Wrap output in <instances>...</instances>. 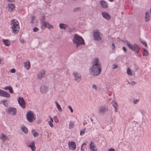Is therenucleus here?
<instances>
[{"mask_svg": "<svg viewBox=\"0 0 151 151\" xmlns=\"http://www.w3.org/2000/svg\"><path fill=\"white\" fill-rule=\"evenodd\" d=\"M99 60V59L98 58L95 59L93 62V65L90 69L91 74L93 76H97L101 73V68Z\"/></svg>", "mask_w": 151, "mask_h": 151, "instance_id": "obj_1", "label": "nucleus"}, {"mask_svg": "<svg viewBox=\"0 0 151 151\" xmlns=\"http://www.w3.org/2000/svg\"><path fill=\"white\" fill-rule=\"evenodd\" d=\"M10 27L12 29V32L15 34H17L19 30V23L16 19H13L11 21Z\"/></svg>", "mask_w": 151, "mask_h": 151, "instance_id": "obj_2", "label": "nucleus"}, {"mask_svg": "<svg viewBox=\"0 0 151 151\" xmlns=\"http://www.w3.org/2000/svg\"><path fill=\"white\" fill-rule=\"evenodd\" d=\"M73 43L76 45V46L78 47L80 45H83L84 42L82 38L79 36L77 35H75L73 40Z\"/></svg>", "mask_w": 151, "mask_h": 151, "instance_id": "obj_3", "label": "nucleus"}, {"mask_svg": "<svg viewBox=\"0 0 151 151\" xmlns=\"http://www.w3.org/2000/svg\"><path fill=\"white\" fill-rule=\"evenodd\" d=\"M127 46L133 51H135L137 53L139 52L140 50V48L138 45L136 44L134 45L130 43L128 41H125Z\"/></svg>", "mask_w": 151, "mask_h": 151, "instance_id": "obj_4", "label": "nucleus"}, {"mask_svg": "<svg viewBox=\"0 0 151 151\" xmlns=\"http://www.w3.org/2000/svg\"><path fill=\"white\" fill-rule=\"evenodd\" d=\"M26 116L27 119L30 122H32L35 120V114L31 111H27Z\"/></svg>", "mask_w": 151, "mask_h": 151, "instance_id": "obj_5", "label": "nucleus"}, {"mask_svg": "<svg viewBox=\"0 0 151 151\" xmlns=\"http://www.w3.org/2000/svg\"><path fill=\"white\" fill-rule=\"evenodd\" d=\"M102 35L98 30L94 31L93 32V37L95 40L99 41L102 39Z\"/></svg>", "mask_w": 151, "mask_h": 151, "instance_id": "obj_6", "label": "nucleus"}, {"mask_svg": "<svg viewBox=\"0 0 151 151\" xmlns=\"http://www.w3.org/2000/svg\"><path fill=\"white\" fill-rule=\"evenodd\" d=\"M73 75L75 81L78 82H80L81 79V76L78 72H73Z\"/></svg>", "mask_w": 151, "mask_h": 151, "instance_id": "obj_7", "label": "nucleus"}, {"mask_svg": "<svg viewBox=\"0 0 151 151\" xmlns=\"http://www.w3.org/2000/svg\"><path fill=\"white\" fill-rule=\"evenodd\" d=\"M68 145L69 149L72 150H74L76 149V145L74 141H71L69 142L68 143Z\"/></svg>", "mask_w": 151, "mask_h": 151, "instance_id": "obj_8", "label": "nucleus"}, {"mask_svg": "<svg viewBox=\"0 0 151 151\" xmlns=\"http://www.w3.org/2000/svg\"><path fill=\"white\" fill-rule=\"evenodd\" d=\"M7 112L10 114L15 115L17 112V109L15 108L11 107L7 109Z\"/></svg>", "mask_w": 151, "mask_h": 151, "instance_id": "obj_9", "label": "nucleus"}, {"mask_svg": "<svg viewBox=\"0 0 151 151\" xmlns=\"http://www.w3.org/2000/svg\"><path fill=\"white\" fill-rule=\"evenodd\" d=\"M18 103L23 108H24L25 107V103L24 99L22 97H19L18 99Z\"/></svg>", "mask_w": 151, "mask_h": 151, "instance_id": "obj_10", "label": "nucleus"}, {"mask_svg": "<svg viewBox=\"0 0 151 151\" xmlns=\"http://www.w3.org/2000/svg\"><path fill=\"white\" fill-rule=\"evenodd\" d=\"M99 112L104 114L107 112L108 109L107 108L104 106H101L99 108Z\"/></svg>", "mask_w": 151, "mask_h": 151, "instance_id": "obj_11", "label": "nucleus"}, {"mask_svg": "<svg viewBox=\"0 0 151 151\" xmlns=\"http://www.w3.org/2000/svg\"><path fill=\"white\" fill-rule=\"evenodd\" d=\"M49 89L48 87L45 85L41 86L40 88V91L42 93H45L48 91Z\"/></svg>", "mask_w": 151, "mask_h": 151, "instance_id": "obj_12", "label": "nucleus"}, {"mask_svg": "<svg viewBox=\"0 0 151 151\" xmlns=\"http://www.w3.org/2000/svg\"><path fill=\"white\" fill-rule=\"evenodd\" d=\"M0 96L9 98L10 95L9 93L0 89Z\"/></svg>", "mask_w": 151, "mask_h": 151, "instance_id": "obj_13", "label": "nucleus"}, {"mask_svg": "<svg viewBox=\"0 0 151 151\" xmlns=\"http://www.w3.org/2000/svg\"><path fill=\"white\" fill-rule=\"evenodd\" d=\"M90 149L91 151H97V149L93 142H91L90 145Z\"/></svg>", "mask_w": 151, "mask_h": 151, "instance_id": "obj_14", "label": "nucleus"}, {"mask_svg": "<svg viewBox=\"0 0 151 151\" xmlns=\"http://www.w3.org/2000/svg\"><path fill=\"white\" fill-rule=\"evenodd\" d=\"M45 71L42 70L37 74V77L39 79H41L45 76Z\"/></svg>", "mask_w": 151, "mask_h": 151, "instance_id": "obj_15", "label": "nucleus"}, {"mask_svg": "<svg viewBox=\"0 0 151 151\" xmlns=\"http://www.w3.org/2000/svg\"><path fill=\"white\" fill-rule=\"evenodd\" d=\"M102 15L104 18L107 20H109L110 19V16L107 12H102Z\"/></svg>", "mask_w": 151, "mask_h": 151, "instance_id": "obj_16", "label": "nucleus"}, {"mask_svg": "<svg viewBox=\"0 0 151 151\" xmlns=\"http://www.w3.org/2000/svg\"><path fill=\"white\" fill-rule=\"evenodd\" d=\"M15 8L14 4H9L8 5V11L10 12L13 11Z\"/></svg>", "mask_w": 151, "mask_h": 151, "instance_id": "obj_17", "label": "nucleus"}, {"mask_svg": "<svg viewBox=\"0 0 151 151\" xmlns=\"http://www.w3.org/2000/svg\"><path fill=\"white\" fill-rule=\"evenodd\" d=\"M24 66L25 68L27 70H28L30 68V64L28 60H27L24 63Z\"/></svg>", "mask_w": 151, "mask_h": 151, "instance_id": "obj_18", "label": "nucleus"}, {"mask_svg": "<svg viewBox=\"0 0 151 151\" xmlns=\"http://www.w3.org/2000/svg\"><path fill=\"white\" fill-rule=\"evenodd\" d=\"M2 41L4 44L6 46H9L11 45L10 41L8 40L3 39Z\"/></svg>", "mask_w": 151, "mask_h": 151, "instance_id": "obj_19", "label": "nucleus"}, {"mask_svg": "<svg viewBox=\"0 0 151 151\" xmlns=\"http://www.w3.org/2000/svg\"><path fill=\"white\" fill-rule=\"evenodd\" d=\"M28 147H30L32 151H35V147L34 142H32L29 145Z\"/></svg>", "mask_w": 151, "mask_h": 151, "instance_id": "obj_20", "label": "nucleus"}, {"mask_svg": "<svg viewBox=\"0 0 151 151\" xmlns=\"http://www.w3.org/2000/svg\"><path fill=\"white\" fill-rule=\"evenodd\" d=\"M112 104L113 106L115 109V111L116 112L117 111V109L118 107L116 102L115 101H113L112 102Z\"/></svg>", "mask_w": 151, "mask_h": 151, "instance_id": "obj_21", "label": "nucleus"}, {"mask_svg": "<svg viewBox=\"0 0 151 151\" xmlns=\"http://www.w3.org/2000/svg\"><path fill=\"white\" fill-rule=\"evenodd\" d=\"M3 89L4 90H9V92L11 93H13V90L12 88L10 86H6L3 88Z\"/></svg>", "mask_w": 151, "mask_h": 151, "instance_id": "obj_22", "label": "nucleus"}, {"mask_svg": "<svg viewBox=\"0 0 151 151\" xmlns=\"http://www.w3.org/2000/svg\"><path fill=\"white\" fill-rule=\"evenodd\" d=\"M101 6L105 8H106L108 7V4L107 3L104 1H101Z\"/></svg>", "mask_w": 151, "mask_h": 151, "instance_id": "obj_23", "label": "nucleus"}, {"mask_svg": "<svg viewBox=\"0 0 151 151\" xmlns=\"http://www.w3.org/2000/svg\"><path fill=\"white\" fill-rule=\"evenodd\" d=\"M86 145V143L85 142L82 144L81 147V151H86L85 150H87Z\"/></svg>", "mask_w": 151, "mask_h": 151, "instance_id": "obj_24", "label": "nucleus"}, {"mask_svg": "<svg viewBox=\"0 0 151 151\" xmlns=\"http://www.w3.org/2000/svg\"><path fill=\"white\" fill-rule=\"evenodd\" d=\"M149 55V52L145 48H143L142 55L143 56H147Z\"/></svg>", "mask_w": 151, "mask_h": 151, "instance_id": "obj_25", "label": "nucleus"}, {"mask_svg": "<svg viewBox=\"0 0 151 151\" xmlns=\"http://www.w3.org/2000/svg\"><path fill=\"white\" fill-rule=\"evenodd\" d=\"M127 73L128 75H129L131 76L133 75V73L132 71L129 67L127 68Z\"/></svg>", "mask_w": 151, "mask_h": 151, "instance_id": "obj_26", "label": "nucleus"}, {"mask_svg": "<svg viewBox=\"0 0 151 151\" xmlns=\"http://www.w3.org/2000/svg\"><path fill=\"white\" fill-rule=\"evenodd\" d=\"M68 26L66 24H60L59 25V27L61 29H66L68 27Z\"/></svg>", "mask_w": 151, "mask_h": 151, "instance_id": "obj_27", "label": "nucleus"}, {"mask_svg": "<svg viewBox=\"0 0 151 151\" xmlns=\"http://www.w3.org/2000/svg\"><path fill=\"white\" fill-rule=\"evenodd\" d=\"M32 133L34 137H37L39 135V133L35 131L34 129L32 130Z\"/></svg>", "mask_w": 151, "mask_h": 151, "instance_id": "obj_28", "label": "nucleus"}, {"mask_svg": "<svg viewBox=\"0 0 151 151\" xmlns=\"http://www.w3.org/2000/svg\"><path fill=\"white\" fill-rule=\"evenodd\" d=\"M47 22H41V28L42 29H45L46 27Z\"/></svg>", "mask_w": 151, "mask_h": 151, "instance_id": "obj_29", "label": "nucleus"}, {"mask_svg": "<svg viewBox=\"0 0 151 151\" xmlns=\"http://www.w3.org/2000/svg\"><path fill=\"white\" fill-rule=\"evenodd\" d=\"M148 13L149 12H147L145 13V20L146 22H148L150 18V17Z\"/></svg>", "mask_w": 151, "mask_h": 151, "instance_id": "obj_30", "label": "nucleus"}, {"mask_svg": "<svg viewBox=\"0 0 151 151\" xmlns=\"http://www.w3.org/2000/svg\"><path fill=\"white\" fill-rule=\"evenodd\" d=\"M74 127V123L73 122L70 121L69 125V128L70 129H71L73 128Z\"/></svg>", "mask_w": 151, "mask_h": 151, "instance_id": "obj_31", "label": "nucleus"}, {"mask_svg": "<svg viewBox=\"0 0 151 151\" xmlns=\"http://www.w3.org/2000/svg\"><path fill=\"white\" fill-rule=\"evenodd\" d=\"M8 137L6 136L4 134H2L1 136L0 137V139L2 140L5 141L8 139Z\"/></svg>", "mask_w": 151, "mask_h": 151, "instance_id": "obj_32", "label": "nucleus"}, {"mask_svg": "<svg viewBox=\"0 0 151 151\" xmlns=\"http://www.w3.org/2000/svg\"><path fill=\"white\" fill-rule=\"evenodd\" d=\"M55 103L56 106L58 109V110L60 111L61 112L62 111V109L60 105L58 104V103L57 101L55 102Z\"/></svg>", "mask_w": 151, "mask_h": 151, "instance_id": "obj_33", "label": "nucleus"}, {"mask_svg": "<svg viewBox=\"0 0 151 151\" xmlns=\"http://www.w3.org/2000/svg\"><path fill=\"white\" fill-rule=\"evenodd\" d=\"M22 129L23 132L24 133L27 134L28 132V130L27 129V128L25 127L24 126H23L22 127Z\"/></svg>", "mask_w": 151, "mask_h": 151, "instance_id": "obj_34", "label": "nucleus"}, {"mask_svg": "<svg viewBox=\"0 0 151 151\" xmlns=\"http://www.w3.org/2000/svg\"><path fill=\"white\" fill-rule=\"evenodd\" d=\"M46 27L49 29L53 28V27L52 25L50 24L49 23L47 22Z\"/></svg>", "mask_w": 151, "mask_h": 151, "instance_id": "obj_35", "label": "nucleus"}, {"mask_svg": "<svg viewBox=\"0 0 151 151\" xmlns=\"http://www.w3.org/2000/svg\"><path fill=\"white\" fill-rule=\"evenodd\" d=\"M2 102L3 104L6 107H7L8 106V104L7 103V101L6 100H3L2 101Z\"/></svg>", "mask_w": 151, "mask_h": 151, "instance_id": "obj_36", "label": "nucleus"}, {"mask_svg": "<svg viewBox=\"0 0 151 151\" xmlns=\"http://www.w3.org/2000/svg\"><path fill=\"white\" fill-rule=\"evenodd\" d=\"M35 19V17L34 16H32L31 18L30 22L32 23H33L34 22V21Z\"/></svg>", "mask_w": 151, "mask_h": 151, "instance_id": "obj_37", "label": "nucleus"}, {"mask_svg": "<svg viewBox=\"0 0 151 151\" xmlns=\"http://www.w3.org/2000/svg\"><path fill=\"white\" fill-rule=\"evenodd\" d=\"M85 129H83L80 131V134L81 135H83L85 133Z\"/></svg>", "mask_w": 151, "mask_h": 151, "instance_id": "obj_38", "label": "nucleus"}, {"mask_svg": "<svg viewBox=\"0 0 151 151\" xmlns=\"http://www.w3.org/2000/svg\"><path fill=\"white\" fill-rule=\"evenodd\" d=\"M140 42L141 43H142V44L145 45L146 47H147V43L145 41L142 40L140 41Z\"/></svg>", "mask_w": 151, "mask_h": 151, "instance_id": "obj_39", "label": "nucleus"}, {"mask_svg": "<svg viewBox=\"0 0 151 151\" xmlns=\"http://www.w3.org/2000/svg\"><path fill=\"white\" fill-rule=\"evenodd\" d=\"M80 10V8L79 7H78L77 8H76L75 9H74L73 11L75 12H78V11H79Z\"/></svg>", "mask_w": 151, "mask_h": 151, "instance_id": "obj_40", "label": "nucleus"}, {"mask_svg": "<svg viewBox=\"0 0 151 151\" xmlns=\"http://www.w3.org/2000/svg\"><path fill=\"white\" fill-rule=\"evenodd\" d=\"M139 100V99H135L133 101V102L134 104H135L138 103Z\"/></svg>", "mask_w": 151, "mask_h": 151, "instance_id": "obj_41", "label": "nucleus"}, {"mask_svg": "<svg viewBox=\"0 0 151 151\" xmlns=\"http://www.w3.org/2000/svg\"><path fill=\"white\" fill-rule=\"evenodd\" d=\"M93 89H94L95 90H96L97 89V87L95 85H93L92 86Z\"/></svg>", "mask_w": 151, "mask_h": 151, "instance_id": "obj_42", "label": "nucleus"}, {"mask_svg": "<svg viewBox=\"0 0 151 151\" xmlns=\"http://www.w3.org/2000/svg\"><path fill=\"white\" fill-rule=\"evenodd\" d=\"M68 108L70 109V112L71 113H73V110L72 107L70 106H68Z\"/></svg>", "mask_w": 151, "mask_h": 151, "instance_id": "obj_43", "label": "nucleus"}, {"mask_svg": "<svg viewBox=\"0 0 151 151\" xmlns=\"http://www.w3.org/2000/svg\"><path fill=\"white\" fill-rule=\"evenodd\" d=\"M39 29L38 28H37V27H34L33 29V31L34 32H36L38 31H39Z\"/></svg>", "mask_w": 151, "mask_h": 151, "instance_id": "obj_44", "label": "nucleus"}, {"mask_svg": "<svg viewBox=\"0 0 151 151\" xmlns=\"http://www.w3.org/2000/svg\"><path fill=\"white\" fill-rule=\"evenodd\" d=\"M48 123L49 124V125L50 126L52 127H53L54 126V125H53V124H52V123L51 122H48Z\"/></svg>", "mask_w": 151, "mask_h": 151, "instance_id": "obj_45", "label": "nucleus"}, {"mask_svg": "<svg viewBox=\"0 0 151 151\" xmlns=\"http://www.w3.org/2000/svg\"><path fill=\"white\" fill-rule=\"evenodd\" d=\"M112 49L114 50L115 49V45L114 44V43H113L112 44Z\"/></svg>", "mask_w": 151, "mask_h": 151, "instance_id": "obj_46", "label": "nucleus"}, {"mask_svg": "<svg viewBox=\"0 0 151 151\" xmlns=\"http://www.w3.org/2000/svg\"><path fill=\"white\" fill-rule=\"evenodd\" d=\"M129 84H131L132 85H134L136 84V83L134 81H132L131 83H129L128 82Z\"/></svg>", "mask_w": 151, "mask_h": 151, "instance_id": "obj_47", "label": "nucleus"}, {"mask_svg": "<svg viewBox=\"0 0 151 151\" xmlns=\"http://www.w3.org/2000/svg\"><path fill=\"white\" fill-rule=\"evenodd\" d=\"M108 151H115V150L114 148L111 147L109 150Z\"/></svg>", "mask_w": 151, "mask_h": 151, "instance_id": "obj_48", "label": "nucleus"}, {"mask_svg": "<svg viewBox=\"0 0 151 151\" xmlns=\"http://www.w3.org/2000/svg\"><path fill=\"white\" fill-rule=\"evenodd\" d=\"M16 71L15 69L13 68L11 70V72L12 73H14Z\"/></svg>", "mask_w": 151, "mask_h": 151, "instance_id": "obj_49", "label": "nucleus"}, {"mask_svg": "<svg viewBox=\"0 0 151 151\" xmlns=\"http://www.w3.org/2000/svg\"><path fill=\"white\" fill-rule=\"evenodd\" d=\"M50 122H51L52 123L53 122V119L51 117H50V121H49Z\"/></svg>", "mask_w": 151, "mask_h": 151, "instance_id": "obj_50", "label": "nucleus"}, {"mask_svg": "<svg viewBox=\"0 0 151 151\" xmlns=\"http://www.w3.org/2000/svg\"><path fill=\"white\" fill-rule=\"evenodd\" d=\"M122 49L124 51H127V50H126V48L124 47H122Z\"/></svg>", "mask_w": 151, "mask_h": 151, "instance_id": "obj_51", "label": "nucleus"}, {"mask_svg": "<svg viewBox=\"0 0 151 151\" xmlns=\"http://www.w3.org/2000/svg\"><path fill=\"white\" fill-rule=\"evenodd\" d=\"M8 2H12L14 1V0H6Z\"/></svg>", "mask_w": 151, "mask_h": 151, "instance_id": "obj_52", "label": "nucleus"}, {"mask_svg": "<svg viewBox=\"0 0 151 151\" xmlns=\"http://www.w3.org/2000/svg\"><path fill=\"white\" fill-rule=\"evenodd\" d=\"M117 67V65H114V68H115Z\"/></svg>", "mask_w": 151, "mask_h": 151, "instance_id": "obj_53", "label": "nucleus"}, {"mask_svg": "<svg viewBox=\"0 0 151 151\" xmlns=\"http://www.w3.org/2000/svg\"><path fill=\"white\" fill-rule=\"evenodd\" d=\"M120 38H117V40L118 41H120Z\"/></svg>", "mask_w": 151, "mask_h": 151, "instance_id": "obj_54", "label": "nucleus"}, {"mask_svg": "<svg viewBox=\"0 0 151 151\" xmlns=\"http://www.w3.org/2000/svg\"><path fill=\"white\" fill-rule=\"evenodd\" d=\"M21 42L22 43H24V40H22V41H21Z\"/></svg>", "mask_w": 151, "mask_h": 151, "instance_id": "obj_55", "label": "nucleus"}, {"mask_svg": "<svg viewBox=\"0 0 151 151\" xmlns=\"http://www.w3.org/2000/svg\"><path fill=\"white\" fill-rule=\"evenodd\" d=\"M2 61V60L0 58V64L1 63V62Z\"/></svg>", "mask_w": 151, "mask_h": 151, "instance_id": "obj_56", "label": "nucleus"}, {"mask_svg": "<svg viewBox=\"0 0 151 151\" xmlns=\"http://www.w3.org/2000/svg\"><path fill=\"white\" fill-rule=\"evenodd\" d=\"M110 1L112 2L114 1V0H109Z\"/></svg>", "mask_w": 151, "mask_h": 151, "instance_id": "obj_57", "label": "nucleus"}, {"mask_svg": "<svg viewBox=\"0 0 151 151\" xmlns=\"http://www.w3.org/2000/svg\"><path fill=\"white\" fill-rule=\"evenodd\" d=\"M55 117H56L55 116V117H54V118H55Z\"/></svg>", "mask_w": 151, "mask_h": 151, "instance_id": "obj_58", "label": "nucleus"}]
</instances>
